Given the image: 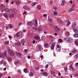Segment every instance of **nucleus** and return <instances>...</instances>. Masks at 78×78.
I'll return each instance as SVG.
<instances>
[{"label":"nucleus","mask_w":78,"mask_h":78,"mask_svg":"<svg viewBox=\"0 0 78 78\" xmlns=\"http://www.w3.org/2000/svg\"><path fill=\"white\" fill-rule=\"evenodd\" d=\"M65 39H66L69 43V42H72L73 41V39L72 37H67L66 38H65Z\"/></svg>","instance_id":"1"},{"label":"nucleus","mask_w":78,"mask_h":78,"mask_svg":"<svg viewBox=\"0 0 78 78\" xmlns=\"http://www.w3.org/2000/svg\"><path fill=\"white\" fill-rule=\"evenodd\" d=\"M7 51H8V52L10 55L12 56H14V52H12V51L10 49L8 48L7 49Z\"/></svg>","instance_id":"2"},{"label":"nucleus","mask_w":78,"mask_h":78,"mask_svg":"<svg viewBox=\"0 0 78 78\" xmlns=\"http://www.w3.org/2000/svg\"><path fill=\"white\" fill-rule=\"evenodd\" d=\"M55 31L56 33H59V28L58 26H55Z\"/></svg>","instance_id":"3"},{"label":"nucleus","mask_w":78,"mask_h":78,"mask_svg":"<svg viewBox=\"0 0 78 78\" xmlns=\"http://www.w3.org/2000/svg\"><path fill=\"white\" fill-rule=\"evenodd\" d=\"M6 58L8 61L9 62H11L12 61V58L9 56H7Z\"/></svg>","instance_id":"4"},{"label":"nucleus","mask_w":78,"mask_h":78,"mask_svg":"<svg viewBox=\"0 0 78 78\" xmlns=\"http://www.w3.org/2000/svg\"><path fill=\"white\" fill-rule=\"evenodd\" d=\"M34 39L35 40H39L40 39V37L38 35H36L34 37Z\"/></svg>","instance_id":"5"},{"label":"nucleus","mask_w":78,"mask_h":78,"mask_svg":"<svg viewBox=\"0 0 78 78\" xmlns=\"http://www.w3.org/2000/svg\"><path fill=\"white\" fill-rule=\"evenodd\" d=\"M23 9H26V10H28V11H29V10H30V8L27 6H23Z\"/></svg>","instance_id":"6"},{"label":"nucleus","mask_w":78,"mask_h":78,"mask_svg":"<svg viewBox=\"0 0 78 78\" xmlns=\"http://www.w3.org/2000/svg\"><path fill=\"white\" fill-rule=\"evenodd\" d=\"M75 11V9L73 8V6H72V7L68 11V12H72V11Z\"/></svg>","instance_id":"7"},{"label":"nucleus","mask_w":78,"mask_h":78,"mask_svg":"<svg viewBox=\"0 0 78 78\" xmlns=\"http://www.w3.org/2000/svg\"><path fill=\"white\" fill-rule=\"evenodd\" d=\"M10 10V9H9L8 8H5L3 10V11H5V12H9Z\"/></svg>","instance_id":"8"},{"label":"nucleus","mask_w":78,"mask_h":78,"mask_svg":"<svg viewBox=\"0 0 78 78\" xmlns=\"http://www.w3.org/2000/svg\"><path fill=\"white\" fill-rule=\"evenodd\" d=\"M42 74L44 76H47L48 75V73L45 72H42Z\"/></svg>","instance_id":"9"},{"label":"nucleus","mask_w":78,"mask_h":78,"mask_svg":"<svg viewBox=\"0 0 78 78\" xmlns=\"http://www.w3.org/2000/svg\"><path fill=\"white\" fill-rule=\"evenodd\" d=\"M34 24L35 27L37 26V20H36L34 22Z\"/></svg>","instance_id":"10"},{"label":"nucleus","mask_w":78,"mask_h":78,"mask_svg":"<svg viewBox=\"0 0 78 78\" xmlns=\"http://www.w3.org/2000/svg\"><path fill=\"white\" fill-rule=\"evenodd\" d=\"M33 22H28L27 23V25H29V26H32V25H33Z\"/></svg>","instance_id":"11"},{"label":"nucleus","mask_w":78,"mask_h":78,"mask_svg":"<svg viewBox=\"0 0 78 78\" xmlns=\"http://www.w3.org/2000/svg\"><path fill=\"white\" fill-rule=\"evenodd\" d=\"M21 43L23 45H24V44L25 43V39H22L21 41Z\"/></svg>","instance_id":"12"},{"label":"nucleus","mask_w":78,"mask_h":78,"mask_svg":"<svg viewBox=\"0 0 78 78\" xmlns=\"http://www.w3.org/2000/svg\"><path fill=\"white\" fill-rule=\"evenodd\" d=\"M20 62V61L19 60H16L14 62V64L15 65H17V64H19Z\"/></svg>","instance_id":"13"},{"label":"nucleus","mask_w":78,"mask_h":78,"mask_svg":"<svg viewBox=\"0 0 78 78\" xmlns=\"http://www.w3.org/2000/svg\"><path fill=\"white\" fill-rule=\"evenodd\" d=\"M15 53L16 55L17 56H22V54L20 52H16Z\"/></svg>","instance_id":"14"},{"label":"nucleus","mask_w":78,"mask_h":78,"mask_svg":"<svg viewBox=\"0 0 78 78\" xmlns=\"http://www.w3.org/2000/svg\"><path fill=\"white\" fill-rule=\"evenodd\" d=\"M3 55L4 57H6L7 56V54H6V51H5L3 54Z\"/></svg>","instance_id":"15"},{"label":"nucleus","mask_w":78,"mask_h":78,"mask_svg":"<svg viewBox=\"0 0 78 78\" xmlns=\"http://www.w3.org/2000/svg\"><path fill=\"white\" fill-rule=\"evenodd\" d=\"M58 43H62V40L59 39L58 40Z\"/></svg>","instance_id":"16"},{"label":"nucleus","mask_w":78,"mask_h":78,"mask_svg":"<svg viewBox=\"0 0 78 78\" xmlns=\"http://www.w3.org/2000/svg\"><path fill=\"white\" fill-rule=\"evenodd\" d=\"M16 36L17 37H20V33L19 32H18L16 33Z\"/></svg>","instance_id":"17"},{"label":"nucleus","mask_w":78,"mask_h":78,"mask_svg":"<svg viewBox=\"0 0 78 78\" xmlns=\"http://www.w3.org/2000/svg\"><path fill=\"white\" fill-rule=\"evenodd\" d=\"M74 37H78V34L77 33H76L74 34L73 35Z\"/></svg>","instance_id":"18"},{"label":"nucleus","mask_w":78,"mask_h":78,"mask_svg":"<svg viewBox=\"0 0 78 78\" xmlns=\"http://www.w3.org/2000/svg\"><path fill=\"white\" fill-rule=\"evenodd\" d=\"M29 75L30 76H33V73L32 72H30L29 73Z\"/></svg>","instance_id":"19"},{"label":"nucleus","mask_w":78,"mask_h":78,"mask_svg":"<svg viewBox=\"0 0 78 78\" xmlns=\"http://www.w3.org/2000/svg\"><path fill=\"white\" fill-rule=\"evenodd\" d=\"M54 15L55 16H57L58 15V12L57 11H54Z\"/></svg>","instance_id":"20"},{"label":"nucleus","mask_w":78,"mask_h":78,"mask_svg":"<svg viewBox=\"0 0 78 78\" xmlns=\"http://www.w3.org/2000/svg\"><path fill=\"white\" fill-rule=\"evenodd\" d=\"M64 70L66 72H67V66H66L64 68Z\"/></svg>","instance_id":"21"},{"label":"nucleus","mask_w":78,"mask_h":78,"mask_svg":"<svg viewBox=\"0 0 78 78\" xmlns=\"http://www.w3.org/2000/svg\"><path fill=\"white\" fill-rule=\"evenodd\" d=\"M55 48V45L53 44H52L51 46V50H53Z\"/></svg>","instance_id":"22"},{"label":"nucleus","mask_w":78,"mask_h":78,"mask_svg":"<svg viewBox=\"0 0 78 78\" xmlns=\"http://www.w3.org/2000/svg\"><path fill=\"white\" fill-rule=\"evenodd\" d=\"M57 20L58 23H61V22H62V20H61V19L58 18L57 19Z\"/></svg>","instance_id":"23"},{"label":"nucleus","mask_w":78,"mask_h":78,"mask_svg":"<svg viewBox=\"0 0 78 78\" xmlns=\"http://www.w3.org/2000/svg\"><path fill=\"white\" fill-rule=\"evenodd\" d=\"M23 71L25 73H27V72H28V69L27 68H25L23 69Z\"/></svg>","instance_id":"24"},{"label":"nucleus","mask_w":78,"mask_h":78,"mask_svg":"<svg viewBox=\"0 0 78 78\" xmlns=\"http://www.w3.org/2000/svg\"><path fill=\"white\" fill-rule=\"evenodd\" d=\"M9 25L10 27V28H13L14 27L13 26V25L11 24H9Z\"/></svg>","instance_id":"25"},{"label":"nucleus","mask_w":78,"mask_h":78,"mask_svg":"<svg viewBox=\"0 0 78 78\" xmlns=\"http://www.w3.org/2000/svg\"><path fill=\"white\" fill-rule=\"evenodd\" d=\"M9 17L11 18H13V17H14V15L13 14H11L9 15Z\"/></svg>","instance_id":"26"},{"label":"nucleus","mask_w":78,"mask_h":78,"mask_svg":"<svg viewBox=\"0 0 78 78\" xmlns=\"http://www.w3.org/2000/svg\"><path fill=\"white\" fill-rule=\"evenodd\" d=\"M66 36H69L70 35V32H66Z\"/></svg>","instance_id":"27"},{"label":"nucleus","mask_w":78,"mask_h":78,"mask_svg":"<svg viewBox=\"0 0 78 78\" xmlns=\"http://www.w3.org/2000/svg\"><path fill=\"white\" fill-rule=\"evenodd\" d=\"M17 44L19 45V46H21V43L20 41L17 42Z\"/></svg>","instance_id":"28"},{"label":"nucleus","mask_w":78,"mask_h":78,"mask_svg":"<svg viewBox=\"0 0 78 78\" xmlns=\"http://www.w3.org/2000/svg\"><path fill=\"white\" fill-rule=\"evenodd\" d=\"M13 11L14 12H16H16H18V10H17V9H14Z\"/></svg>","instance_id":"29"},{"label":"nucleus","mask_w":78,"mask_h":78,"mask_svg":"<svg viewBox=\"0 0 78 78\" xmlns=\"http://www.w3.org/2000/svg\"><path fill=\"white\" fill-rule=\"evenodd\" d=\"M71 23L70 21H69L68 22L67 24H66V26H69V25Z\"/></svg>","instance_id":"30"},{"label":"nucleus","mask_w":78,"mask_h":78,"mask_svg":"<svg viewBox=\"0 0 78 78\" xmlns=\"http://www.w3.org/2000/svg\"><path fill=\"white\" fill-rule=\"evenodd\" d=\"M77 51L76 50H73L72 51V53H76V52H77Z\"/></svg>","instance_id":"31"},{"label":"nucleus","mask_w":78,"mask_h":78,"mask_svg":"<svg viewBox=\"0 0 78 78\" xmlns=\"http://www.w3.org/2000/svg\"><path fill=\"white\" fill-rule=\"evenodd\" d=\"M73 31L76 33H78V30H77V29H74Z\"/></svg>","instance_id":"32"},{"label":"nucleus","mask_w":78,"mask_h":78,"mask_svg":"<svg viewBox=\"0 0 78 78\" xmlns=\"http://www.w3.org/2000/svg\"><path fill=\"white\" fill-rule=\"evenodd\" d=\"M56 47H57V48H59V49L60 50H61V47H60L59 45L58 44H57Z\"/></svg>","instance_id":"33"},{"label":"nucleus","mask_w":78,"mask_h":78,"mask_svg":"<svg viewBox=\"0 0 78 78\" xmlns=\"http://www.w3.org/2000/svg\"><path fill=\"white\" fill-rule=\"evenodd\" d=\"M4 16L6 18H8V15H7V14H4Z\"/></svg>","instance_id":"34"},{"label":"nucleus","mask_w":78,"mask_h":78,"mask_svg":"<svg viewBox=\"0 0 78 78\" xmlns=\"http://www.w3.org/2000/svg\"><path fill=\"white\" fill-rule=\"evenodd\" d=\"M0 6L1 8L3 9L4 8V5L3 4H1Z\"/></svg>","instance_id":"35"},{"label":"nucleus","mask_w":78,"mask_h":78,"mask_svg":"<svg viewBox=\"0 0 78 78\" xmlns=\"http://www.w3.org/2000/svg\"><path fill=\"white\" fill-rule=\"evenodd\" d=\"M5 44H6V45L8 44H9V41H5Z\"/></svg>","instance_id":"36"},{"label":"nucleus","mask_w":78,"mask_h":78,"mask_svg":"<svg viewBox=\"0 0 78 78\" xmlns=\"http://www.w3.org/2000/svg\"><path fill=\"white\" fill-rule=\"evenodd\" d=\"M32 28H33L34 30H36V31H37V28L34 27H33Z\"/></svg>","instance_id":"37"},{"label":"nucleus","mask_w":78,"mask_h":78,"mask_svg":"<svg viewBox=\"0 0 78 78\" xmlns=\"http://www.w3.org/2000/svg\"><path fill=\"white\" fill-rule=\"evenodd\" d=\"M64 5V1H63L62 2V4H61V5L62 6H63Z\"/></svg>","instance_id":"38"},{"label":"nucleus","mask_w":78,"mask_h":78,"mask_svg":"<svg viewBox=\"0 0 78 78\" xmlns=\"http://www.w3.org/2000/svg\"><path fill=\"white\" fill-rule=\"evenodd\" d=\"M38 9H41V7L40 5H38Z\"/></svg>","instance_id":"39"},{"label":"nucleus","mask_w":78,"mask_h":78,"mask_svg":"<svg viewBox=\"0 0 78 78\" xmlns=\"http://www.w3.org/2000/svg\"><path fill=\"white\" fill-rule=\"evenodd\" d=\"M36 5V2H34L33 3V6H35V5Z\"/></svg>","instance_id":"40"},{"label":"nucleus","mask_w":78,"mask_h":78,"mask_svg":"<svg viewBox=\"0 0 78 78\" xmlns=\"http://www.w3.org/2000/svg\"><path fill=\"white\" fill-rule=\"evenodd\" d=\"M16 5H18L20 4V2L18 1H17L16 2Z\"/></svg>","instance_id":"41"},{"label":"nucleus","mask_w":78,"mask_h":78,"mask_svg":"<svg viewBox=\"0 0 78 78\" xmlns=\"http://www.w3.org/2000/svg\"><path fill=\"white\" fill-rule=\"evenodd\" d=\"M3 56V55L2 54H0V58H2Z\"/></svg>","instance_id":"42"},{"label":"nucleus","mask_w":78,"mask_h":78,"mask_svg":"<svg viewBox=\"0 0 78 78\" xmlns=\"http://www.w3.org/2000/svg\"><path fill=\"white\" fill-rule=\"evenodd\" d=\"M41 39L42 40V41H45V40H44V37L42 36L41 37Z\"/></svg>","instance_id":"43"},{"label":"nucleus","mask_w":78,"mask_h":78,"mask_svg":"<svg viewBox=\"0 0 78 78\" xmlns=\"http://www.w3.org/2000/svg\"><path fill=\"white\" fill-rule=\"evenodd\" d=\"M14 30L15 31H17V30H18V28H14Z\"/></svg>","instance_id":"44"},{"label":"nucleus","mask_w":78,"mask_h":78,"mask_svg":"<svg viewBox=\"0 0 78 78\" xmlns=\"http://www.w3.org/2000/svg\"><path fill=\"white\" fill-rule=\"evenodd\" d=\"M51 74H55V73H56L55 72H53V71H51Z\"/></svg>","instance_id":"45"},{"label":"nucleus","mask_w":78,"mask_h":78,"mask_svg":"<svg viewBox=\"0 0 78 78\" xmlns=\"http://www.w3.org/2000/svg\"><path fill=\"white\" fill-rule=\"evenodd\" d=\"M41 46H39V47H38V49L39 50H41Z\"/></svg>","instance_id":"46"},{"label":"nucleus","mask_w":78,"mask_h":78,"mask_svg":"<svg viewBox=\"0 0 78 78\" xmlns=\"http://www.w3.org/2000/svg\"><path fill=\"white\" fill-rule=\"evenodd\" d=\"M74 58H76H76H77V56L76 55H74Z\"/></svg>","instance_id":"47"},{"label":"nucleus","mask_w":78,"mask_h":78,"mask_svg":"<svg viewBox=\"0 0 78 78\" xmlns=\"http://www.w3.org/2000/svg\"><path fill=\"white\" fill-rule=\"evenodd\" d=\"M3 60H2L0 62V64H2L3 63Z\"/></svg>","instance_id":"48"},{"label":"nucleus","mask_w":78,"mask_h":78,"mask_svg":"<svg viewBox=\"0 0 78 78\" xmlns=\"http://www.w3.org/2000/svg\"><path fill=\"white\" fill-rule=\"evenodd\" d=\"M53 8L55 10H56L57 9V7H54Z\"/></svg>","instance_id":"49"},{"label":"nucleus","mask_w":78,"mask_h":78,"mask_svg":"<svg viewBox=\"0 0 78 78\" xmlns=\"http://www.w3.org/2000/svg\"><path fill=\"white\" fill-rule=\"evenodd\" d=\"M75 44H77V45H78V41H75Z\"/></svg>","instance_id":"50"},{"label":"nucleus","mask_w":78,"mask_h":78,"mask_svg":"<svg viewBox=\"0 0 78 78\" xmlns=\"http://www.w3.org/2000/svg\"><path fill=\"white\" fill-rule=\"evenodd\" d=\"M48 43H46L45 44V47H47V46H48Z\"/></svg>","instance_id":"51"},{"label":"nucleus","mask_w":78,"mask_h":78,"mask_svg":"<svg viewBox=\"0 0 78 78\" xmlns=\"http://www.w3.org/2000/svg\"><path fill=\"white\" fill-rule=\"evenodd\" d=\"M78 66V63H76V67H77Z\"/></svg>","instance_id":"52"},{"label":"nucleus","mask_w":78,"mask_h":78,"mask_svg":"<svg viewBox=\"0 0 78 78\" xmlns=\"http://www.w3.org/2000/svg\"><path fill=\"white\" fill-rule=\"evenodd\" d=\"M49 22H51V21H52V20L50 18H49Z\"/></svg>","instance_id":"53"},{"label":"nucleus","mask_w":78,"mask_h":78,"mask_svg":"<svg viewBox=\"0 0 78 78\" xmlns=\"http://www.w3.org/2000/svg\"><path fill=\"white\" fill-rule=\"evenodd\" d=\"M36 70H39V67H37L36 68Z\"/></svg>","instance_id":"54"},{"label":"nucleus","mask_w":78,"mask_h":78,"mask_svg":"<svg viewBox=\"0 0 78 78\" xmlns=\"http://www.w3.org/2000/svg\"><path fill=\"white\" fill-rule=\"evenodd\" d=\"M18 72H19L20 73H21V71L20 70H18Z\"/></svg>","instance_id":"55"},{"label":"nucleus","mask_w":78,"mask_h":78,"mask_svg":"<svg viewBox=\"0 0 78 78\" xmlns=\"http://www.w3.org/2000/svg\"><path fill=\"white\" fill-rule=\"evenodd\" d=\"M52 3H53V2L52 1H51L50 3V5H52Z\"/></svg>","instance_id":"56"},{"label":"nucleus","mask_w":78,"mask_h":78,"mask_svg":"<svg viewBox=\"0 0 78 78\" xmlns=\"http://www.w3.org/2000/svg\"><path fill=\"white\" fill-rule=\"evenodd\" d=\"M69 3H71V4H72V3H73V2H72V1H69Z\"/></svg>","instance_id":"57"},{"label":"nucleus","mask_w":78,"mask_h":78,"mask_svg":"<svg viewBox=\"0 0 78 78\" xmlns=\"http://www.w3.org/2000/svg\"><path fill=\"white\" fill-rule=\"evenodd\" d=\"M27 58H28V59H30V58H31V56H28Z\"/></svg>","instance_id":"58"},{"label":"nucleus","mask_w":78,"mask_h":78,"mask_svg":"<svg viewBox=\"0 0 78 78\" xmlns=\"http://www.w3.org/2000/svg\"><path fill=\"white\" fill-rule=\"evenodd\" d=\"M24 51L25 53H27V51H28V50H27L26 49H24Z\"/></svg>","instance_id":"59"},{"label":"nucleus","mask_w":78,"mask_h":78,"mask_svg":"<svg viewBox=\"0 0 78 78\" xmlns=\"http://www.w3.org/2000/svg\"><path fill=\"white\" fill-rule=\"evenodd\" d=\"M22 25V23H20L19 24V27H20V25Z\"/></svg>","instance_id":"60"},{"label":"nucleus","mask_w":78,"mask_h":78,"mask_svg":"<svg viewBox=\"0 0 78 78\" xmlns=\"http://www.w3.org/2000/svg\"><path fill=\"white\" fill-rule=\"evenodd\" d=\"M33 44H35V42H36L34 40L33 41Z\"/></svg>","instance_id":"61"},{"label":"nucleus","mask_w":78,"mask_h":78,"mask_svg":"<svg viewBox=\"0 0 78 78\" xmlns=\"http://www.w3.org/2000/svg\"><path fill=\"white\" fill-rule=\"evenodd\" d=\"M45 67H46V68H47L48 67V65H46Z\"/></svg>","instance_id":"62"},{"label":"nucleus","mask_w":78,"mask_h":78,"mask_svg":"<svg viewBox=\"0 0 78 78\" xmlns=\"http://www.w3.org/2000/svg\"><path fill=\"white\" fill-rule=\"evenodd\" d=\"M61 73H58V76H61Z\"/></svg>","instance_id":"63"},{"label":"nucleus","mask_w":78,"mask_h":78,"mask_svg":"<svg viewBox=\"0 0 78 78\" xmlns=\"http://www.w3.org/2000/svg\"><path fill=\"white\" fill-rule=\"evenodd\" d=\"M75 76H78V73H76V74Z\"/></svg>","instance_id":"64"}]
</instances>
